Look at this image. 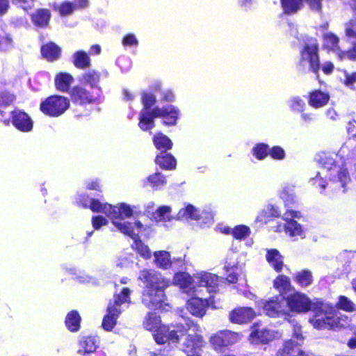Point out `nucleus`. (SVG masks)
Here are the masks:
<instances>
[{
	"instance_id": "aec40b11",
	"label": "nucleus",
	"mask_w": 356,
	"mask_h": 356,
	"mask_svg": "<svg viewBox=\"0 0 356 356\" xmlns=\"http://www.w3.org/2000/svg\"><path fill=\"white\" fill-rule=\"evenodd\" d=\"M12 114L13 124L17 129L24 132L32 130L33 122L26 113L16 110Z\"/></svg>"
},
{
	"instance_id": "4d7b16f0",
	"label": "nucleus",
	"mask_w": 356,
	"mask_h": 356,
	"mask_svg": "<svg viewBox=\"0 0 356 356\" xmlns=\"http://www.w3.org/2000/svg\"><path fill=\"white\" fill-rule=\"evenodd\" d=\"M270 216L268 211L267 209L264 210L257 216V220L261 222H266L268 221Z\"/></svg>"
},
{
	"instance_id": "393cba45",
	"label": "nucleus",
	"mask_w": 356,
	"mask_h": 356,
	"mask_svg": "<svg viewBox=\"0 0 356 356\" xmlns=\"http://www.w3.org/2000/svg\"><path fill=\"white\" fill-rule=\"evenodd\" d=\"M71 97L73 101L80 104L90 103L94 100L93 96L82 87L76 86L71 91Z\"/></svg>"
},
{
	"instance_id": "79ce46f5",
	"label": "nucleus",
	"mask_w": 356,
	"mask_h": 356,
	"mask_svg": "<svg viewBox=\"0 0 356 356\" xmlns=\"http://www.w3.org/2000/svg\"><path fill=\"white\" fill-rule=\"evenodd\" d=\"M99 81V74L95 71H88L83 75L81 81L83 83L89 84L90 86H95Z\"/></svg>"
},
{
	"instance_id": "5fc2aeb1",
	"label": "nucleus",
	"mask_w": 356,
	"mask_h": 356,
	"mask_svg": "<svg viewBox=\"0 0 356 356\" xmlns=\"http://www.w3.org/2000/svg\"><path fill=\"white\" fill-rule=\"evenodd\" d=\"M15 99L14 95L8 92H4L0 97V103L1 104L8 105L11 104Z\"/></svg>"
},
{
	"instance_id": "9d476101",
	"label": "nucleus",
	"mask_w": 356,
	"mask_h": 356,
	"mask_svg": "<svg viewBox=\"0 0 356 356\" xmlns=\"http://www.w3.org/2000/svg\"><path fill=\"white\" fill-rule=\"evenodd\" d=\"M69 100L61 96L48 97L40 104V110L45 114L56 117L63 114L69 107Z\"/></svg>"
},
{
	"instance_id": "338daca9",
	"label": "nucleus",
	"mask_w": 356,
	"mask_h": 356,
	"mask_svg": "<svg viewBox=\"0 0 356 356\" xmlns=\"http://www.w3.org/2000/svg\"><path fill=\"white\" fill-rule=\"evenodd\" d=\"M237 266L235 264H231L227 261H226L225 268L227 271H229L231 270H234V268H236Z\"/></svg>"
},
{
	"instance_id": "a18cd8bd",
	"label": "nucleus",
	"mask_w": 356,
	"mask_h": 356,
	"mask_svg": "<svg viewBox=\"0 0 356 356\" xmlns=\"http://www.w3.org/2000/svg\"><path fill=\"white\" fill-rule=\"evenodd\" d=\"M253 155L259 160L264 159L269 153L267 145L264 144L257 145L252 150Z\"/></svg>"
},
{
	"instance_id": "2eb2a0df",
	"label": "nucleus",
	"mask_w": 356,
	"mask_h": 356,
	"mask_svg": "<svg viewBox=\"0 0 356 356\" xmlns=\"http://www.w3.org/2000/svg\"><path fill=\"white\" fill-rule=\"evenodd\" d=\"M177 217L179 219H191L195 220L202 219L204 224L207 226H209L213 222V216L210 213L203 212L200 214L197 209L191 204H188L181 209L177 213Z\"/></svg>"
},
{
	"instance_id": "c756f323",
	"label": "nucleus",
	"mask_w": 356,
	"mask_h": 356,
	"mask_svg": "<svg viewBox=\"0 0 356 356\" xmlns=\"http://www.w3.org/2000/svg\"><path fill=\"white\" fill-rule=\"evenodd\" d=\"M74 81L73 77L67 73L60 72L55 78V85L58 90L65 92Z\"/></svg>"
},
{
	"instance_id": "774afa93",
	"label": "nucleus",
	"mask_w": 356,
	"mask_h": 356,
	"mask_svg": "<svg viewBox=\"0 0 356 356\" xmlns=\"http://www.w3.org/2000/svg\"><path fill=\"white\" fill-rule=\"evenodd\" d=\"M101 51V48L99 45H93L91 47V52L94 54H99Z\"/></svg>"
},
{
	"instance_id": "052dcab7",
	"label": "nucleus",
	"mask_w": 356,
	"mask_h": 356,
	"mask_svg": "<svg viewBox=\"0 0 356 356\" xmlns=\"http://www.w3.org/2000/svg\"><path fill=\"white\" fill-rule=\"evenodd\" d=\"M267 210L269 212V214L272 217H277L280 216V212L278 209L274 206H270L267 208Z\"/></svg>"
},
{
	"instance_id": "37998d69",
	"label": "nucleus",
	"mask_w": 356,
	"mask_h": 356,
	"mask_svg": "<svg viewBox=\"0 0 356 356\" xmlns=\"http://www.w3.org/2000/svg\"><path fill=\"white\" fill-rule=\"evenodd\" d=\"M337 307L338 308L346 312H352L355 310V304L346 296L339 297Z\"/></svg>"
},
{
	"instance_id": "603ef678",
	"label": "nucleus",
	"mask_w": 356,
	"mask_h": 356,
	"mask_svg": "<svg viewBox=\"0 0 356 356\" xmlns=\"http://www.w3.org/2000/svg\"><path fill=\"white\" fill-rule=\"evenodd\" d=\"M138 40L134 34H127L122 40V44L124 46H137Z\"/></svg>"
},
{
	"instance_id": "bb28decb",
	"label": "nucleus",
	"mask_w": 356,
	"mask_h": 356,
	"mask_svg": "<svg viewBox=\"0 0 356 356\" xmlns=\"http://www.w3.org/2000/svg\"><path fill=\"white\" fill-rule=\"evenodd\" d=\"M221 232L226 234H232L236 239H244L250 236V229L245 225H237L233 229L230 227H225L221 229Z\"/></svg>"
},
{
	"instance_id": "7c9ffc66",
	"label": "nucleus",
	"mask_w": 356,
	"mask_h": 356,
	"mask_svg": "<svg viewBox=\"0 0 356 356\" xmlns=\"http://www.w3.org/2000/svg\"><path fill=\"white\" fill-rule=\"evenodd\" d=\"M156 163L161 166V168L166 170H172L176 167V160L170 154H161L156 159Z\"/></svg>"
},
{
	"instance_id": "1a4fd4ad",
	"label": "nucleus",
	"mask_w": 356,
	"mask_h": 356,
	"mask_svg": "<svg viewBox=\"0 0 356 356\" xmlns=\"http://www.w3.org/2000/svg\"><path fill=\"white\" fill-rule=\"evenodd\" d=\"M300 65L316 73L319 70L318 45L315 40L306 44L300 53Z\"/></svg>"
},
{
	"instance_id": "a211bd4d",
	"label": "nucleus",
	"mask_w": 356,
	"mask_h": 356,
	"mask_svg": "<svg viewBox=\"0 0 356 356\" xmlns=\"http://www.w3.org/2000/svg\"><path fill=\"white\" fill-rule=\"evenodd\" d=\"M255 316V312L252 308L238 307L230 312L229 319L234 323H245L251 321Z\"/></svg>"
},
{
	"instance_id": "ea45409f",
	"label": "nucleus",
	"mask_w": 356,
	"mask_h": 356,
	"mask_svg": "<svg viewBox=\"0 0 356 356\" xmlns=\"http://www.w3.org/2000/svg\"><path fill=\"white\" fill-rule=\"evenodd\" d=\"M280 197L284 201L286 204L292 203L294 201L293 187L284 186L280 192Z\"/></svg>"
},
{
	"instance_id": "bf43d9fd",
	"label": "nucleus",
	"mask_w": 356,
	"mask_h": 356,
	"mask_svg": "<svg viewBox=\"0 0 356 356\" xmlns=\"http://www.w3.org/2000/svg\"><path fill=\"white\" fill-rule=\"evenodd\" d=\"M334 69V65L330 62H326L323 65L322 70L325 74H330Z\"/></svg>"
},
{
	"instance_id": "4c0bfd02",
	"label": "nucleus",
	"mask_w": 356,
	"mask_h": 356,
	"mask_svg": "<svg viewBox=\"0 0 356 356\" xmlns=\"http://www.w3.org/2000/svg\"><path fill=\"white\" fill-rule=\"evenodd\" d=\"M274 287L280 293L286 292L291 287L289 278L285 275L278 276L274 281Z\"/></svg>"
},
{
	"instance_id": "49530a36",
	"label": "nucleus",
	"mask_w": 356,
	"mask_h": 356,
	"mask_svg": "<svg viewBox=\"0 0 356 356\" xmlns=\"http://www.w3.org/2000/svg\"><path fill=\"white\" fill-rule=\"evenodd\" d=\"M289 105L292 111L302 112L305 106V102L299 97H293L289 101Z\"/></svg>"
},
{
	"instance_id": "7ed1b4c3",
	"label": "nucleus",
	"mask_w": 356,
	"mask_h": 356,
	"mask_svg": "<svg viewBox=\"0 0 356 356\" xmlns=\"http://www.w3.org/2000/svg\"><path fill=\"white\" fill-rule=\"evenodd\" d=\"M138 279L143 282L144 291L143 302L149 309H165L168 305L164 304V289L170 282L165 280L160 273L152 270L140 271Z\"/></svg>"
},
{
	"instance_id": "e433bc0d",
	"label": "nucleus",
	"mask_w": 356,
	"mask_h": 356,
	"mask_svg": "<svg viewBox=\"0 0 356 356\" xmlns=\"http://www.w3.org/2000/svg\"><path fill=\"white\" fill-rule=\"evenodd\" d=\"M13 47V40L8 33L0 29V50L6 51Z\"/></svg>"
},
{
	"instance_id": "13d9d810",
	"label": "nucleus",
	"mask_w": 356,
	"mask_h": 356,
	"mask_svg": "<svg viewBox=\"0 0 356 356\" xmlns=\"http://www.w3.org/2000/svg\"><path fill=\"white\" fill-rule=\"evenodd\" d=\"M9 7V3L8 0H0V15L5 14Z\"/></svg>"
},
{
	"instance_id": "a19ab883",
	"label": "nucleus",
	"mask_w": 356,
	"mask_h": 356,
	"mask_svg": "<svg viewBox=\"0 0 356 356\" xmlns=\"http://www.w3.org/2000/svg\"><path fill=\"white\" fill-rule=\"evenodd\" d=\"M339 38L332 33L324 35V45L326 48L336 51L338 49Z\"/></svg>"
},
{
	"instance_id": "5701e85b",
	"label": "nucleus",
	"mask_w": 356,
	"mask_h": 356,
	"mask_svg": "<svg viewBox=\"0 0 356 356\" xmlns=\"http://www.w3.org/2000/svg\"><path fill=\"white\" fill-rule=\"evenodd\" d=\"M329 99L328 93L321 90H314L309 95V104L315 108H318L325 106Z\"/></svg>"
},
{
	"instance_id": "412c9836",
	"label": "nucleus",
	"mask_w": 356,
	"mask_h": 356,
	"mask_svg": "<svg viewBox=\"0 0 356 356\" xmlns=\"http://www.w3.org/2000/svg\"><path fill=\"white\" fill-rule=\"evenodd\" d=\"M209 301L197 297L191 298L187 302V309L197 317H202L209 307Z\"/></svg>"
},
{
	"instance_id": "c03bdc74",
	"label": "nucleus",
	"mask_w": 356,
	"mask_h": 356,
	"mask_svg": "<svg viewBox=\"0 0 356 356\" xmlns=\"http://www.w3.org/2000/svg\"><path fill=\"white\" fill-rule=\"evenodd\" d=\"M147 180L152 187L159 188L166 184L165 178L160 173L150 175Z\"/></svg>"
},
{
	"instance_id": "3c124183",
	"label": "nucleus",
	"mask_w": 356,
	"mask_h": 356,
	"mask_svg": "<svg viewBox=\"0 0 356 356\" xmlns=\"http://www.w3.org/2000/svg\"><path fill=\"white\" fill-rule=\"evenodd\" d=\"M107 220L102 216L93 217L92 220V226L95 229H100L102 226L107 224Z\"/></svg>"
},
{
	"instance_id": "de8ad7c7",
	"label": "nucleus",
	"mask_w": 356,
	"mask_h": 356,
	"mask_svg": "<svg viewBox=\"0 0 356 356\" xmlns=\"http://www.w3.org/2000/svg\"><path fill=\"white\" fill-rule=\"evenodd\" d=\"M343 83L350 87L356 83V72H348L346 70L343 72Z\"/></svg>"
},
{
	"instance_id": "e2e57ef3",
	"label": "nucleus",
	"mask_w": 356,
	"mask_h": 356,
	"mask_svg": "<svg viewBox=\"0 0 356 356\" xmlns=\"http://www.w3.org/2000/svg\"><path fill=\"white\" fill-rule=\"evenodd\" d=\"M327 115L332 120H336L338 118L337 113L332 108H330L327 111Z\"/></svg>"
},
{
	"instance_id": "0e129e2a",
	"label": "nucleus",
	"mask_w": 356,
	"mask_h": 356,
	"mask_svg": "<svg viewBox=\"0 0 356 356\" xmlns=\"http://www.w3.org/2000/svg\"><path fill=\"white\" fill-rule=\"evenodd\" d=\"M124 99L127 101H130L134 99L133 95L127 89L123 90Z\"/></svg>"
},
{
	"instance_id": "20e7f679",
	"label": "nucleus",
	"mask_w": 356,
	"mask_h": 356,
	"mask_svg": "<svg viewBox=\"0 0 356 356\" xmlns=\"http://www.w3.org/2000/svg\"><path fill=\"white\" fill-rule=\"evenodd\" d=\"M355 156H356V126L354 125L349 129V138L339 152L334 155V158L332 156H325L322 158L323 170L329 171L330 176L337 174L341 186L344 187L350 181V177L347 169L344 168L345 163L343 159L348 160Z\"/></svg>"
},
{
	"instance_id": "f03ea898",
	"label": "nucleus",
	"mask_w": 356,
	"mask_h": 356,
	"mask_svg": "<svg viewBox=\"0 0 356 356\" xmlns=\"http://www.w3.org/2000/svg\"><path fill=\"white\" fill-rule=\"evenodd\" d=\"M83 207L85 208L89 207L94 212H102L106 214L120 232L130 236L134 240L132 248L142 257L145 259L151 257L149 248L143 244L138 237V234L140 232L143 225L140 222H136L134 225H132L129 222L120 221V220L131 216L133 211L129 205L124 203H120L116 206L108 204H102L96 200L90 199L83 203Z\"/></svg>"
},
{
	"instance_id": "b1692460",
	"label": "nucleus",
	"mask_w": 356,
	"mask_h": 356,
	"mask_svg": "<svg viewBox=\"0 0 356 356\" xmlns=\"http://www.w3.org/2000/svg\"><path fill=\"white\" fill-rule=\"evenodd\" d=\"M266 259L268 263L277 272H280L284 267L283 257L276 249L267 250Z\"/></svg>"
},
{
	"instance_id": "0eeeda50",
	"label": "nucleus",
	"mask_w": 356,
	"mask_h": 356,
	"mask_svg": "<svg viewBox=\"0 0 356 356\" xmlns=\"http://www.w3.org/2000/svg\"><path fill=\"white\" fill-rule=\"evenodd\" d=\"M179 324L186 329V331L182 336H179V340L175 343L179 342L181 339L185 337L182 343V348L186 354L202 353L203 340L202 337L199 334V332H200V326L191 320H186L185 325Z\"/></svg>"
},
{
	"instance_id": "473e14b6",
	"label": "nucleus",
	"mask_w": 356,
	"mask_h": 356,
	"mask_svg": "<svg viewBox=\"0 0 356 356\" xmlns=\"http://www.w3.org/2000/svg\"><path fill=\"white\" fill-rule=\"evenodd\" d=\"M294 280L302 287L309 286L313 281L312 273L308 270H302L296 274Z\"/></svg>"
},
{
	"instance_id": "6e6d98bb",
	"label": "nucleus",
	"mask_w": 356,
	"mask_h": 356,
	"mask_svg": "<svg viewBox=\"0 0 356 356\" xmlns=\"http://www.w3.org/2000/svg\"><path fill=\"white\" fill-rule=\"evenodd\" d=\"M324 172H318L316 177L312 178V180L314 181V184H318V185L322 188H325V181L323 180L322 177H321V174H323Z\"/></svg>"
},
{
	"instance_id": "a878e982",
	"label": "nucleus",
	"mask_w": 356,
	"mask_h": 356,
	"mask_svg": "<svg viewBox=\"0 0 356 356\" xmlns=\"http://www.w3.org/2000/svg\"><path fill=\"white\" fill-rule=\"evenodd\" d=\"M154 263L156 267L163 270L169 269L171 267L172 261L168 252L165 250L154 252Z\"/></svg>"
},
{
	"instance_id": "6e6552de",
	"label": "nucleus",
	"mask_w": 356,
	"mask_h": 356,
	"mask_svg": "<svg viewBox=\"0 0 356 356\" xmlns=\"http://www.w3.org/2000/svg\"><path fill=\"white\" fill-rule=\"evenodd\" d=\"M130 291L124 288L120 294L115 298L114 304H110L108 307V314L104 318L102 327L105 330L111 331L116 323V320L121 310L120 307L122 304L129 302Z\"/></svg>"
},
{
	"instance_id": "f3484780",
	"label": "nucleus",
	"mask_w": 356,
	"mask_h": 356,
	"mask_svg": "<svg viewBox=\"0 0 356 356\" xmlns=\"http://www.w3.org/2000/svg\"><path fill=\"white\" fill-rule=\"evenodd\" d=\"M195 283L199 284V286L204 287L210 292H214L218 287L219 277L216 275L209 273H197L195 277Z\"/></svg>"
},
{
	"instance_id": "8fccbe9b",
	"label": "nucleus",
	"mask_w": 356,
	"mask_h": 356,
	"mask_svg": "<svg viewBox=\"0 0 356 356\" xmlns=\"http://www.w3.org/2000/svg\"><path fill=\"white\" fill-rule=\"evenodd\" d=\"M269 154L274 159H282L284 157V151L280 147H274L269 151Z\"/></svg>"
},
{
	"instance_id": "72a5a7b5",
	"label": "nucleus",
	"mask_w": 356,
	"mask_h": 356,
	"mask_svg": "<svg viewBox=\"0 0 356 356\" xmlns=\"http://www.w3.org/2000/svg\"><path fill=\"white\" fill-rule=\"evenodd\" d=\"M81 321V317L76 311H72L70 312L65 320L66 326L72 331H77L79 328Z\"/></svg>"
},
{
	"instance_id": "58836bf2",
	"label": "nucleus",
	"mask_w": 356,
	"mask_h": 356,
	"mask_svg": "<svg viewBox=\"0 0 356 356\" xmlns=\"http://www.w3.org/2000/svg\"><path fill=\"white\" fill-rule=\"evenodd\" d=\"M171 208L168 206H161L153 213L156 221H165L170 219Z\"/></svg>"
},
{
	"instance_id": "4be33fe9",
	"label": "nucleus",
	"mask_w": 356,
	"mask_h": 356,
	"mask_svg": "<svg viewBox=\"0 0 356 356\" xmlns=\"http://www.w3.org/2000/svg\"><path fill=\"white\" fill-rule=\"evenodd\" d=\"M310 7L313 10H319L321 9V0H307ZM302 0H281L282 8L285 13H290L298 10Z\"/></svg>"
},
{
	"instance_id": "39448f33",
	"label": "nucleus",
	"mask_w": 356,
	"mask_h": 356,
	"mask_svg": "<svg viewBox=\"0 0 356 356\" xmlns=\"http://www.w3.org/2000/svg\"><path fill=\"white\" fill-rule=\"evenodd\" d=\"M144 108L140 114L139 127L143 131H147L154 127V118H163L165 125H175L179 116V111L172 105L163 108H155L150 110L156 102V97L150 93H143L142 97Z\"/></svg>"
},
{
	"instance_id": "680f3d73",
	"label": "nucleus",
	"mask_w": 356,
	"mask_h": 356,
	"mask_svg": "<svg viewBox=\"0 0 356 356\" xmlns=\"http://www.w3.org/2000/svg\"><path fill=\"white\" fill-rule=\"evenodd\" d=\"M163 99L166 102H172L175 99V96L172 91L167 90L163 94Z\"/></svg>"
},
{
	"instance_id": "6ab92c4d",
	"label": "nucleus",
	"mask_w": 356,
	"mask_h": 356,
	"mask_svg": "<svg viewBox=\"0 0 356 356\" xmlns=\"http://www.w3.org/2000/svg\"><path fill=\"white\" fill-rule=\"evenodd\" d=\"M194 283H195V279L192 280L191 277L186 273H176L173 278V284L179 286L186 293L197 292Z\"/></svg>"
},
{
	"instance_id": "2f4dec72",
	"label": "nucleus",
	"mask_w": 356,
	"mask_h": 356,
	"mask_svg": "<svg viewBox=\"0 0 356 356\" xmlns=\"http://www.w3.org/2000/svg\"><path fill=\"white\" fill-rule=\"evenodd\" d=\"M50 18V13L48 10H38L35 14L32 16V21L34 24L39 26H44L47 25Z\"/></svg>"
},
{
	"instance_id": "c9c22d12",
	"label": "nucleus",
	"mask_w": 356,
	"mask_h": 356,
	"mask_svg": "<svg viewBox=\"0 0 356 356\" xmlns=\"http://www.w3.org/2000/svg\"><path fill=\"white\" fill-rule=\"evenodd\" d=\"M73 63L76 67L85 68L90 65V58L86 52L79 51L74 54Z\"/></svg>"
},
{
	"instance_id": "f8f14e48",
	"label": "nucleus",
	"mask_w": 356,
	"mask_h": 356,
	"mask_svg": "<svg viewBox=\"0 0 356 356\" xmlns=\"http://www.w3.org/2000/svg\"><path fill=\"white\" fill-rule=\"evenodd\" d=\"M291 326L293 327V338L297 339V342L294 343L292 340H289L286 341L284 344L283 348L278 352L279 356H308L303 351L298 350V355H292L294 351V348L296 346L299 344V341H302L304 339L303 335L302 334V328L300 325L295 320H292L290 321Z\"/></svg>"
},
{
	"instance_id": "423d86ee",
	"label": "nucleus",
	"mask_w": 356,
	"mask_h": 356,
	"mask_svg": "<svg viewBox=\"0 0 356 356\" xmlns=\"http://www.w3.org/2000/svg\"><path fill=\"white\" fill-rule=\"evenodd\" d=\"M145 327L150 331H154V339L159 344L165 343L167 341L176 342L179 336H182L186 329L180 324L168 327L161 325L159 318L155 314L149 313L144 322Z\"/></svg>"
},
{
	"instance_id": "cd10ccee",
	"label": "nucleus",
	"mask_w": 356,
	"mask_h": 356,
	"mask_svg": "<svg viewBox=\"0 0 356 356\" xmlns=\"http://www.w3.org/2000/svg\"><path fill=\"white\" fill-rule=\"evenodd\" d=\"M97 348V340L94 337H85L81 340L78 353L86 355L94 353Z\"/></svg>"
},
{
	"instance_id": "864d4df0",
	"label": "nucleus",
	"mask_w": 356,
	"mask_h": 356,
	"mask_svg": "<svg viewBox=\"0 0 356 356\" xmlns=\"http://www.w3.org/2000/svg\"><path fill=\"white\" fill-rule=\"evenodd\" d=\"M14 3L22 7L24 10H28L33 6V0H13Z\"/></svg>"
},
{
	"instance_id": "f257e3e1",
	"label": "nucleus",
	"mask_w": 356,
	"mask_h": 356,
	"mask_svg": "<svg viewBox=\"0 0 356 356\" xmlns=\"http://www.w3.org/2000/svg\"><path fill=\"white\" fill-rule=\"evenodd\" d=\"M286 302L292 312L305 313L312 310L315 315L310 319V322L316 329H335L346 327L349 323L346 316L338 315L335 309L327 303L312 302L303 293L295 291L286 297Z\"/></svg>"
},
{
	"instance_id": "c85d7f7f",
	"label": "nucleus",
	"mask_w": 356,
	"mask_h": 356,
	"mask_svg": "<svg viewBox=\"0 0 356 356\" xmlns=\"http://www.w3.org/2000/svg\"><path fill=\"white\" fill-rule=\"evenodd\" d=\"M41 53L47 60L52 61L59 58L60 49L54 43H49L42 47Z\"/></svg>"
},
{
	"instance_id": "09e8293b",
	"label": "nucleus",
	"mask_w": 356,
	"mask_h": 356,
	"mask_svg": "<svg viewBox=\"0 0 356 356\" xmlns=\"http://www.w3.org/2000/svg\"><path fill=\"white\" fill-rule=\"evenodd\" d=\"M75 9V6L70 2H64L59 6L58 10L61 15H67L71 14Z\"/></svg>"
},
{
	"instance_id": "9b49d317",
	"label": "nucleus",
	"mask_w": 356,
	"mask_h": 356,
	"mask_svg": "<svg viewBox=\"0 0 356 356\" xmlns=\"http://www.w3.org/2000/svg\"><path fill=\"white\" fill-rule=\"evenodd\" d=\"M256 305L257 307L262 308L264 312L270 317H282L288 314L284 302L279 297L273 298L269 300L261 299L256 301Z\"/></svg>"
},
{
	"instance_id": "f704fd0d",
	"label": "nucleus",
	"mask_w": 356,
	"mask_h": 356,
	"mask_svg": "<svg viewBox=\"0 0 356 356\" xmlns=\"http://www.w3.org/2000/svg\"><path fill=\"white\" fill-rule=\"evenodd\" d=\"M154 144L158 149L165 151L171 149L172 143L170 139L163 134L159 133L154 137Z\"/></svg>"
},
{
	"instance_id": "ddd939ff",
	"label": "nucleus",
	"mask_w": 356,
	"mask_h": 356,
	"mask_svg": "<svg viewBox=\"0 0 356 356\" xmlns=\"http://www.w3.org/2000/svg\"><path fill=\"white\" fill-rule=\"evenodd\" d=\"M302 217L301 213L293 210H288L283 216L286 221L284 229L286 233L291 237H303L305 232L301 225L294 219H300Z\"/></svg>"
},
{
	"instance_id": "4468645a",
	"label": "nucleus",
	"mask_w": 356,
	"mask_h": 356,
	"mask_svg": "<svg viewBox=\"0 0 356 356\" xmlns=\"http://www.w3.org/2000/svg\"><path fill=\"white\" fill-rule=\"evenodd\" d=\"M242 338L240 333L234 332L229 330L220 331L210 339V342L216 350L220 349L239 341Z\"/></svg>"
},
{
	"instance_id": "69168bd1",
	"label": "nucleus",
	"mask_w": 356,
	"mask_h": 356,
	"mask_svg": "<svg viewBox=\"0 0 356 356\" xmlns=\"http://www.w3.org/2000/svg\"><path fill=\"white\" fill-rule=\"evenodd\" d=\"M237 275L235 273H230L227 277V280L229 283H235L237 281Z\"/></svg>"
},
{
	"instance_id": "dca6fc26",
	"label": "nucleus",
	"mask_w": 356,
	"mask_h": 356,
	"mask_svg": "<svg viewBox=\"0 0 356 356\" xmlns=\"http://www.w3.org/2000/svg\"><path fill=\"white\" fill-rule=\"evenodd\" d=\"M281 336L282 334L280 332L273 329L264 328L259 330L254 325L250 334V341L252 343H267L273 339L281 337Z\"/></svg>"
}]
</instances>
